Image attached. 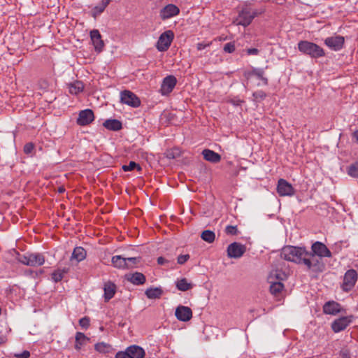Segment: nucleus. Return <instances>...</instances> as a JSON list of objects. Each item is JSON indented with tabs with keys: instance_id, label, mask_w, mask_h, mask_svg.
I'll return each mask as SVG.
<instances>
[{
	"instance_id": "obj_1",
	"label": "nucleus",
	"mask_w": 358,
	"mask_h": 358,
	"mask_svg": "<svg viewBox=\"0 0 358 358\" xmlns=\"http://www.w3.org/2000/svg\"><path fill=\"white\" fill-rule=\"evenodd\" d=\"M308 253L302 248L285 246L282 249L281 257L288 261L299 263L304 255Z\"/></svg>"
},
{
	"instance_id": "obj_2",
	"label": "nucleus",
	"mask_w": 358,
	"mask_h": 358,
	"mask_svg": "<svg viewBox=\"0 0 358 358\" xmlns=\"http://www.w3.org/2000/svg\"><path fill=\"white\" fill-rule=\"evenodd\" d=\"M299 50L304 53L309 55L312 57H320L324 55V50L317 44L306 41H300L298 43Z\"/></svg>"
},
{
	"instance_id": "obj_3",
	"label": "nucleus",
	"mask_w": 358,
	"mask_h": 358,
	"mask_svg": "<svg viewBox=\"0 0 358 358\" xmlns=\"http://www.w3.org/2000/svg\"><path fill=\"white\" fill-rule=\"evenodd\" d=\"M145 350L140 346L131 345L124 351H120L115 355V358H143Z\"/></svg>"
},
{
	"instance_id": "obj_4",
	"label": "nucleus",
	"mask_w": 358,
	"mask_h": 358,
	"mask_svg": "<svg viewBox=\"0 0 358 358\" xmlns=\"http://www.w3.org/2000/svg\"><path fill=\"white\" fill-rule=\"evenodd\" d=\"M174 38V34L171 30H167L163 32L159 37L156 43V48L159 52L166 51Z\"/></svg>"
},
{
	"instance_id": "obj_5",
	"label": "nucleus",
	"mask_w": 358,
	"mask_h": 358,
	"mask_svg": "<svg viewBox=\"0 0 358 358\" xmlns=\"http://www.w3.org/2000/svg\"><path fill=\"white\" fill-rule=\"evenodd\" d=\"M177 84V79L173 75L166 76L162 82L160 87V94L162 96L169 95L175 88Z\"/></svg>"
},
{
	"instance_id": "obj_6",
	"label": "nucleus",
	"mask_w": 358,
	"mask_h": 358,
	"mask_svg": "<svg viewBox=\"0 0 358 358\" xmlns=\"http://www.w3.org/2000/svg\"><path fill=\"white\" fill-rule=\"evenodd\" d=\"M277 192L280 196H292L295 194L293 186L284 179L278 181Z\"/></svg>"
},
{
	"instance_id": "obj_7",
	"label": "nucleus",
	"mask_w": 358,
	"mask_h": 358,
	"mask_svg": "<svg viewBox=\"0 0 358 358\" xmlns=\"http://www.w3.org/2000/svg\"><path fill=\"white\" fill-rule=\"evenodd\" d=\"M94 120V114L91 109H85L79 112L76 122L78 125L90 124Z\"/></svg>"
},
{
	"instance_id": "obj_8",
	"label": "nucleus",
	"mask_w": 358,
	"mask_h": 358,
	"mask_svg": "<svg viewBox=\"0 0 358 358\" xmlns=\"http://www.w3.org/2000/svg\"><path fill=\"white\" fill-rule=\"evenodd\" d=\"M357 280V272L353 269L348 271L344 275L343 289L345 291L350 290L355 286Z\"/></svg>"
},
{
	"instance_id": "obj_9",
	"label": "nucleus",
	"mask_w": 358,
	"mask_h": 358,
	"mask_svg": "<svg viewBox=\"0 0 358 358\" xmlns=\"http://www.w3.org/2000/svg\"><path fill=\"white\" fill-rule=\"evenodd\" d=\"M324 43L330 49L337 51L343 48L345 43V38L341 36L328 37L325 39Z\"/></svg>"
},
{
	"instance_id": "obj_10",
	"label": "nucleus",
	"mask_w": 358,
	"mask_h": 358,
	"mask_svg": "<svg viewBox=\"0 0 358 358\" xmlns=\"http://www.w3.org/2000/svg\"><path fill=\"white\" fill-rule=\"evenodd\" d=\"M120 100L123 103L132 107H138L141 103L140 100L134 93L127 90L121 93Z\"/></svg>"
},
{
	"instance_id": "obj_11",
	"label": "nucleus",
	"mask_w": 358,
	"mask_h": 358,
	"mask_svg": "<svg viewBox=\"0 0 358 358\" xmlns=\"http://www.w3.org/2000/svg\"><path fill=\"white\" fill-rule=\"evenodd\" d=\"M312 259H315V256L320 257H329L331 256V252L327 246L320 242H316L312 245Z\"/></svg>"
},
{
	"instance_id": "obj_12",
	"label": "nucleus",
	"mask_w": 358,
	"mask_h": 358,
	"mask_svg": "<svg viewBox=\"0 0 358 358\" xmlns=\"http://www.w3.org/2000/svg\"><path fill=\"white\" fill-rule=\"evenodd\" d=\"M180 13L179 8L172 3L168 4L161 9L159 16L162 20H167L174 16H176Z\"/></svg>"
},
{
	"instance_id": "obj_13",
	"label": "nucleus",
	"mask_w": 358,
	"mask_h": 358,
	"mask_svg": "<svg viewBox=\"0 0 358 358\" xmlns=\"http://www.w3.org/2000/svg\"><path fill=\"white\" fill-rule=\"evenodd\" d=\"M175 315L179 321L187 322L192 317V311L187 306H179L176 309Z\"/></svg>"
},
{
	"instance_id": "obj_14",
	"label": "nucleus",
	"mask_w": 358,
	"mask_h": 358,
	"mask_svg": "<svg viewBox=\"0 0 358 358\" xmlns=\"http://www.w3.org/2000/svg\"><path fill=\"white\" fill-rule=\"evenodd\" d=\"M245 252V247L236 242L232 243L227 248V255L230 258H239Z\"/></svg>"
},
{
	"instance_id": "obj_15",
	"label": "nucleus",
	"mask_w": 358,
	"mask_h": 358,
	"mask_svg": "<svg viewBox=\"0 0 358 358\" xmlns=\"http://www.w3.org/2000/svg\"><path fill=\"white\" fill-rule=\"evenodd\" d=\"M90 38L95 51L99 53L101 52L103 49L104 43L101 39V36L99 31L96 29L91 31Z\"/></svg>"
},
{
	"instance_id": "obj_16",
	"label": "nucleus",
	"mask_w": 358,
	"mask_h": 358,
	"mask_svg": "<svg viewBox=\"0 0 358 358\" xmlns=\"http://www.w3.org/2000/svg\"><path fill=\"white\" fill-rule=\"evenodd\" d=\"M45 259L43 256L34 254H28L24 257V264L31 266H38L43 264Z\"/></svg>"
},
{
	"instance_id": "obj_17",
	"label": "nucleus",
	"mask_w": 358,
	"mask_h": 358,
	"mask_svg": "<svg viewBox=\"0 0 358 358\" xmlns=\"http://www.w3.org/2000/svg\"><path fill=\"white\" fill-rule=\"evenodd\" d=\"M351 322L350 317H343L336 320L331 324L333 331L336 333L344 330Z\"/></svg>"
},
{
	"instance_id": "obj_18",
	"label": "nucleus",
	"mask_w": 358,
	"mask_h": 358,
	"mask_svg": "<svg viewBox=\"0 0 358 358\" xmlns=\"http://www.w3.org/2000/svg\"><path fill=\"white\" fill-rule=\"evenodd\" d=\"M252 19L253 17L248 12L242 11L236 18L237 24L246 27L251 23Z\"/></svg>"
},
{
	"instance_id": "obj_19",
	"label": "nucleus",
	"mask_w": 358,
	"mask_h": 358,
	"mask_svg": "<svg viewBox=\"0 0 358 358\" xmlns=\"http://www.w3.org/2000/svg\"><path fill=\"white\" fill-rule=\"evenodd\" d=\"M323 309L326 314L329 315H336L341 311V307L339 304L334 301H329L326 303Z\"/></svg>"
},
{
	"instance_id": "obj_20",
	"label": "nucleus",
	"mask_w": 358,
	"mask_h": 358,
	"mask_svg": "<svg viewBox=\"0 0 358 358\" xmlns=\"http://www.w3.org/2000/svg\"><path fill=\"white\" fill-rule=\"evenodd\" d=\"M202 155L206 160L213 163L219 162L221 159V156L218 153H216L215 152L211 150H203L202 152Z\"/></svg>"
},
{
	"instance_id": "obj_21",
	"label": "nucleus",
	"mask_w": 358,
	"mask_h": 358,
	"mask_svg": "<svg viewBox=\"0 0 358 358\" xmlns=\"http://www.w3.org/2000/svg\"><path fill=\"white\" fill-rule=\"evenodd\" d=\"M86 251L82 247H77L73 251L71 260L80 262L84 260L86 258Z\"/></svg>"
},
{
	"instance_id": "obj_22",
	"label": "nucleus",
	"mask_w": 358,
	"mask_h": 358,
	"mask_svg": "<svg viewBox=\"0 0 358 358\" xmlns=\"http://www.w3.org/2000/svg\"><path fill=\"white\" fill-rule=\"evenodd\" d=\"M75 340V348L77 350H80L83 345L90 341V338L81 332L76 333Z\"/></svg>"
},
{
	"instance_id": "obj_23",
	"label": "nucleus",
	"mask_w": 358,
	"mask_h": 358,
	"mask_svg": "<svg viewBox=\"0 0 358 358\" xmlns=\"http://www.w3.org/2000/svg\"><path fill=\"white\" fill-rule=\"evenodd\" d=\"M113 266L120 269L130 268V264H127L126 258H123L120 255L115 256L112 258Z\"/></svg>"
},
{
	"instance_id": "obj_24",
	"label": "nucleus",
	"mask_w": 358,
	"mask_h": 358,
	"mask_svg": "<svg viewBox=\"0 0 358 358\" xmlns=\"http://www.w3.org/2000/svg\"><path fill=\"white\" fill-rule=\"evenodd\" d=\"M163 293L161 287H150L148 288L145 294L149 299H157L160 298Z\"/></svg>"
},
{
	"instance_id": "obj_25",
	"label": "nucleus",
	"mask_w": 358,
	"mask_h": 358,
	"mask_svg": "<svg viewBox=\"0 0 358 358\" xmlns=\"http://www.w3.org/2000/svg\"><path fill=\"white\" fill-rule=\"evenodd\" d=\"M84 90V85L82 82L74 81L69 85V92L73 95H77Z\"/></svg>"
},
{
	"instance_id": "obj_26",
	"label": "nucleus",
	"mask_w": 358,
	"mask_h": 358,
	"mask_svg": "<svg viewBox=\"0 0 358 358\" xmlns=\"http://www.w3.org/2000/svg\"><path fill=\"white\" fill-rule=\"evenodd\" d=\"M128 280L135 285H142L145 282V278L141 273H134L130 275Z\"/></svg>"
},
{
	"instance_id": "obj_27",
	"label": "nucleus",
	"mask_w": 358,
	"mask_h": 358,
	"mask_svg": "<svg viewBox=\"0 0 358 358\" xmlns=\"http://www.w3.org/2000/svg\"><path fill=\"white\" fill-rule=\"evenodd\" d=\"M103 126L113 131H117L122 128V124L117 120H108L103 122Z\"/></svg>"
},
{
	"instance_id": "obj_28",
	"label": "nucleus",
	"mask_w": 358,
	"mask_h": 358,
	"mask_svg": "<svg viewBox=\"0 0 358 358\" xmlns=\"http://www.w3.org/2000/svg\"><path fill=\"white\" fill-rule=\"evenodd\" d=\"M115 286L113 283L108 282L104 286V298L106 301L110 299L115 294Z\"/></svg>"
},
{
	"instance_id": "obj_29",
	"label": "nucleus",
	"mask_w": 358,
	"mask_h": 358,
	"mask_svg": "<svg viewBox=\"0 0 358 358\" xmlns=\"http://www.w3.org/2000/svg\"><path fill=\"white\" fill-rule=\"evenodd\" d=\"M176 287L180 291H187L192 288V283L188 282L186 278H181L176 283Z\"/></svg>"
},
{
	"instance_id": "obj_30",
	"label": "nucleus",
	"mask_w": 358,
	"mask_h": 358,
	"mask_svg": "<svg viewBox=\"0 0 358 358\" xmlns=\"http://www.w3.org/2000/svg\"><path fill=\"white\" fill-rule=\"evenodd\" d=\"M201 237L204 241L211 243L215 239V234L213 231L205 230L201 233Z\"/></svg>"
},
{
	"instance_id": "obj_31",
	"label": "nucleus",
	"mask_w": 358,
	"mask_h": 358,
	"mask_svg": "<svg viewBox=\"0 0 358 358\" xmlns=\"http://www.w3.org/2000/svg\"><path fill=\"white\" fill-rule=\"evenodd\" d=\"M95 350L100 353H107L111 350V345L107 343H98L94 346Z\"/></svg>"
},
{
	"instance_id": "obj_32",
	"label": "nucleus",
	"mask_w": 358,
	"mask_h": 358,
	"mask_svg": "<svg viewBox=\"0 0 358 358\" xmlns=\"http://www.w3.org/2000/svg\"><path fill=\"white\" fill-rule=\"evenodd\" d=\"M282 289H283V285L280 282H274L270 287L271 292L273 294H278L279 292H280L282 290Z\"/></svg>"
},
{
	"instance_id": "obj_33",
	"label": "nucleus",
	"mask_w": 358,
	"mask_h": 358,
	"mask_svg": "<svg viewBox=\"0 0 358 358\" xmlns=\"http://www.w3.org/2000/svg\"><path fill=\"white\" fill-rule=\"evenodd\" d=\"M134 169H136L139 171L141 170L140 165L133 161L130 162L128 165L122 166V169L125 171H131Z\"/></svg>"
},
{
	"instance_id": "obj_34",
	"label": "nucleus",
	"mask_w": 358,
	"mask_h": 358,
	"mask_svg": "<svg viewBox=\"0 0 358 358\" xmlns=\"http://www.w3.org/2000/svg\"><path fill=\"white\" fill-rule=\"evenodd\" d=\"M251 74L257 76L258 78L262 80L265 84L267 83V79L264 77V71L262 69H254L251 71Z\"/></svg>"
},
{
	"instance_id": "obj_35",
	"label": "nucleus",
	"mask_w": 358,
	"mask_h": 358,
	"mask_svg": "<svg viewBox=\"0 0 358 358\" xmlns=\"http://www.w3.org/2000/svg\"><path fill=\"white\" fill-rule=\"evenodd\" d=\"M180 155V152L178 149L169 150L165 152V156L168 159H174L177 157H179Z\"/></svg>"
},
{
	"instance_id": "obj_36",
	"label": "nucleus",
	"mask_w": 358,
	"mask_h": 358,
	"mask_svg": "<svg viewBox=\"0 0 358 358\" xmlns=\"http://www.w3.org/2000/svg\"><path fill=\"white\" fill-rule=\"evenodd\" d=\"M110 0H102L100 5L94 7V11L96 13L102 12L109 3Z\"/></svg>"
},
{
	"instance_id": "obj_37",
	"label": "nucleus",
	"mask_w": 358,
	"mask_h": 358,
	"mask_svg": "<svg viewBox=\"0 0 358 358\" xmlns=\"http://www.w3.org/2000/svg\"><path fill=\"white\" fill-rule=\"evenodd\" d=\"M348 173L352 177H358V163L352 165L348 170Z\"/></svg>"
},
{
	"instance_id": "obj_38",
	"label": "nucleus",
	"mask_w": 358,
	"mask_h": 358,
	"mask_svg": "<svg viewBox=\"0 0 358 358\" xmlns=\"http://www.w3.org/2000/svg\"><path fill=\"white\" fill-rule=\"evenodd\" d=\"M126 261L127 264H130V268H131L135 264L140 262V257L126 258Z\"/></svg>"
},
{
	"instance_id": "obj_39",
	"label": "nucleus",
	"mask_w": 358,
	"mask_h": 358,
	"mask_svg": "<svg viewBox=\"0 0 358 358\" xmlns=\"http://www.w3.org/2000/svg\"><path fill=\"white\" fill-rule=\"evenodd\" d=\"M79 324L83 329H87L90 326V319L87 317H83L79 320Z\"/></svg>"
},
{
	"instance_id": "obj_40",
	"label": "nucleus",
	"mask_w": 358,
	"mask_h": 358,
	"mask_svg": "<svg viewBox=\"0 0 358 358\" xmlns=\"http://www.w3.org/2000/svg\"><path fill=\"white\" fill-rule=\"evenodd\" d=\"M225 230H226V232L230 235H235L238 232L236 226H231V225L227 226L226 227Z\"/></svg>"
},
{
	"instance_id": "obj_41",
	"label": "nucleus",
	"mask_w": 358,
	"mask_h": 358,
	"mask_svg": "<svg viewBox=\"0 0 358 358\" xmlns=\"http://www.w3.org/2000/svg\"><path fill=\"white\" fill-rule=\"evenodd\" d=\"M52 278L55 282L60 280L63 277V272L60 270L55 271L52 275Z\"/></svg>"
},
{
	"instance_id": "obj_42",
	"label": "nucleus",
	"mask_w": 358,
	"mask_h": 358,
	"mask_svg": "<svg viewBox=\"0 0 358 358\" xmlns=\"http://www.w3.org/2000/svg\"><path fill=\"white\" fill-rule=\"evenodd\" d=\"M306 255H304L302 258L304 264L308 266V268H311L312 267V262H314L315 259H312L311 255H310L309 258H306Z\"/></svg>"
},
{
	"instance_id": "obj_43",
	"label": "nucleus",
	"mask_w": 358,
	"mask_h": 358,
	"mask_svg": "<svg viewBox=\"0 0 358 358\" xmlns=\"http://www.w3.org/2000/svg\"><path fill=\"white\" fill-rule=\"evenodd\" d=\"M224 50L227 52L231 53L235 50V45L231 43H227L224 47Z\"/></svg>"
},
{
	"instance_id": "obj_44",
	"label": "nucleus",
	"mask_w": 358,
	"mask_h": 358,
	"mask_svg": "<svg viewBox=\"0 0 358 358\" xmlns=\"http://www.w3.org/2000/svg\"><path fill=\"white\" fill-rule=\"evenodd\" d=\"M189 258V255H182L178 257V263L180 264H182L185 263Z\"/></svg>"
},
{
	"instance_id": "obj_45",
	"label": "nucleus",
	"mask_w": 358,
	"mask_h": 358,
	"mask_svg": "<svg viewBox=\"0 0 358 358\" xmlns=\"http://www.w3.org/2000/svg\"><path fill=\"white\" fill-rule=\"evenodd\" d=\"M34 148V144L31 143H29L25 145L24 151L27 153H31Z\"/></svg>"
},
{
	"instance_id": "obj_46",
	"label": "nucleus",
	"mask_w": 358,
	"mask_h": 358,
	"mask_svg": "<svg viewBox=\"0 0 358 358\" xmlns=\"http://www.w3.org/2000/svg\"><path fill=\"white\" fill-rule=\"evenodd\" d=\"M6 341H7L6 334L3 331H0V345L6 343Z\"/></svg>"
},
{
	"instance_id": "obj_47",
	"label": "nucleus",
	"mask_w": 358,
	"mask_h": 358,
	"mask_svg": "<svg viewBox=\"0 0 358 358\" xmlns=\"http://www.w3.org/2000/svg\"><path fill=\"white\" fill-rule=\"evenodd\" d=\"M247 52L248 55H256L259 53V50L257 48H250L247 50Z\"/></svg>"
},
{
	"instance_id": "obj_48",
	"label": "nucleus",
	"mask_w": 358,
	"mask_h": 358,
	"mask_svg": "<svg viewBox=\"0 0 358 358\" xmlns=\"http://www.w3.org/2000/svg\"><path fill=\"white\" fill-rule=\"evenodd\" d=\"M341 355L343 358H350V353L348 350H342L341 352Z\"/></svg>"
},
{
	"instance_id": "obj_49",
	"label": "nucleus",
	"mask_w": 358,
	"mask_h": 358,
	"mask_svg": "<svg viewBox=\"0 0 358 358\" xmlns=\"http://www.w3.org/2000/svg\"><path fill=\"white\" fill-rule=\"evenodd\" d=\"M352 136H353L354 138L355 139V141L358 143V129L355 130L353 132Z\"/></svg>"
},
{
	"instance_id": "obj_50",
	"label": "nucleus",
	"mask_w": 358,
	"mask_h": 358,
	"mask_svg": "<svg viewBox=\"0 0 358 358\" xmlns=\"http://www.w3.org/2000/svg\"><path fill=\"white\" fill-rule=\"evenodd\" d=\"M165 262H166V260L162 257H160L157 259V263L159 264H163L165 263Z\"/></svg>"
},
{
	"instance_id": "obj_51",
	"label": "nucleus",
	"mask_w": 358,
	"mask_h": 358,
	"mask_svg": "<svg viewBox=\"0 0 358 358\" xmlns=\"http://www.w3.org/2000/svg\"><path fill=\"white\" fill-rule=\"evenodd\" d=\"M29 356V352L24 350V358H28Z\"/></svg>"
},
{
	"instance_id": "obj_52",
	"label": "nucleus",
	"mask_w": 358,
	"mask_h": 358,
	"mask_svg": "<svg viewBox=\"0 0 358 358\" xmlns=\"http://www.w3.org/2000/svg\"><path fill=\"white\" fill-rule=\"evenodd\" d=\"M65 191L64 188L63 187H61L58 189V192L59 193H63Z\"/></svg>"
},
{
	"instance_id": "obj_53",
	"label": "nucleus",
	"mask_w": 358,
	"mask_h": 358,
	"mask_svg": "<svg viewBox=\"0 0 358 358\" xmlns=\"http://www.w3.org/2000/svg\"><path fill=\"white\" fill-rule=\"evenodd\" d=\"M16 357H17V358H22V353L17 354V355H16Z\"/></svg>"
},
{
	"instance_id": "obj_54",
	"label": "nucleus",
	"mask_w": 358,
	"mask_h": 358,
	"mask_svg": "<svg viewBox=\"0 0 358 358\" xmlns=\"http://www.w3.org/2000/svg\"><path fill=\"white\" fill-rule=\"evenodd\" d=\"M203 48V45L201 44L198 45V49L200 50Z\"/></svg>"
},
{
	"instance_id": "obj_55",
	"label": "nucleus",
	"mask_w": 358,
	"mask_h": 358,
	"mask_svg": "<svg viewBox=\"0 0 358 358\" xmlns=\"http://www.w3.org/2000/svg\"><path fill=\"white\" fill-rule=\"evenodd\" d=\"M14 252H15V253H16V255H17V257H20V253H19V252H16L15 250H14Z\"/></svg>"
},
{
	"instance_id": "obj_56",
	"label": "nucleus",
	"mask_w": 358,
	"mask_h": 358,
	"mask_svg": "<svg viewBox=\"0 0 358 358\" xmlns=\"http://www.w3.org/2000/svg\"><path fill=\"white\" fill-rule=\"evenodd\" d=\"M262 97H265V94H263L262 95Z\"/></svg>"
}]
</instances>
